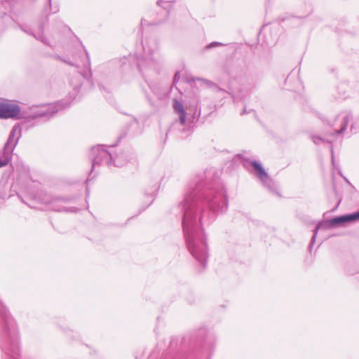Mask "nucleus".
I'll use <instances>...</instances> for the list:
<instances>
[{"mask_svg":"<svg viewBox=\"0 0 359 359\" xmlns=\"http://www.w3.org/2000/svg\"><path fill=\"white\" fill-rule=\"evenodd\" d=\"M351 118V116L349 115H346L344 118V126L337 131V134H341L343 133L346 130V128H347V126H348V123L349 122V120Z\"/></svg>","mask_w":359,"mask_h":359,"instance_id":"1a4fd4ad","label":"nucleus"},{"mask_svg":"<svg viewBox=\"0 0 359 359\" xmlns=\"http://www.w3.org/2000/svg\"><path fill=\"white\" fill-rule=\"evenodd\" d=\"M48 1H49V2L50 3L51 0H48Z\"/></svg>","mask_w":359,"mask_h":359,"instance_id":"2eb2a0df","label":"nucleus"},{"mask_svg":"<svg viewBox=\"0 0 359 359\" xmlns=\"http://www.w3.org/2000/svg\"><path fill=\"white\" fill-rule=\"evenodd\" d=\"M183 226L190 252L196 260L205 265L208 257L207 245L205 241L202 238H199L193 230H189L185 219H184Z\"/></svg>","mask_w":359,"mask_h":359,"instance_id":"f257e3e1","label":"nucleus"},{"mask_svg":"<svg viewBox=\"0 0 359 359\" xmlns=\"http://www.w3.org/2000/svg\"><path fill=\"white\" fill-rule=\"evenodd\" d=\"M93 152L97 154V156L95 158L93 168H94L95 164H98L103 161H105L108 164H109L111 161V154L102 147L98 146L97 147L93 148Z\"/></svg>","mask_w":359,"mask_h":359,"instance_id":"423d86ee","label":"nucleus"},{"mask_svg":"<svg viewBox=\"0 0 359 359\" xmlns=\"http://www.w3.org/2000/svg\"><path fill=\"white\" fill-rule=\"evenodd\" d=\"M57 111V105L54 104H45L41 107H36L34 109V114L32 116L36 117H47L53 116Z\"/></svg>","mask_w":359,"mask_h":359,"instance_id":"39448f33","label":"nucleus"},{"mask_svg":"<svg viewBox=\"0 0 359 359\" xmlns=\"http://www.w3.org/2000/svg\"><path fill=\"white\" fill-rule=\"evenodd\" d=\"M21 128L19 126H15L13 127L8 139L4 148V154L0 159L8 158V163L11 161V155L18 142V140L20 137Z\"/></svg>","mask_w":359,"mask_h":359,"instance_id":"7ed1b4c3","label":"nucleus"},{"mask_svg":"<svg viewBox=\"0 0 359 359\" xmlns=\"http://www.w3.org/2000/svg\"><path fill=\"white\" fill-rule=\"evenodd\" d=\"M219 43H216V42H215V43H210V44L208 46V48H212V47H214V46H217V45H219Z\"/></svg>","mask_w":359,"mask_h":359,"instance_id":"ddd939ff","label":"nucleus"},{"mask_svg":"<svg viewBox=\"0 0 359 359\" xmlns=\"http://www.w3.org/2000/svg\"><path fill=\"white\" fill-rule=\"evenodd\" d=\"M165 2L163 1V0H161L158 2V4L161 6L163 4H164Z\"/></svg>","mask_w":359,"mask_h":359,"instance_id":"4468645a","label":"nucleus"},{"mask_svg":"<svg viewBox=\"0 0 359 359\" xmlns=\"http://www.w3.org/2000/svg\"><path fill=\"white\" fill-rule=\"evenodd\" d=\"M121 158H122V156H118L116 158V159L114 161V164L116 166H121L123 165V163L121 162Z\"/></svg>","mask_w":359,"mask_h":359,"instance_id":"9d476101","label":"nucleus"},{"mask_svg":"<svg viewBox=\"0 0 359 359\" xmlns=\"http://www.w3.org/2000/svg\"><path fill=\"white\" fill-rule=\"evenodd\" d=\"M358 219H359V211L354 212L353 214L337 217L330 219V220H328L325 222L319 224L314 231V234L312 237V242L314 243L316 238L317 236L318 231V229H320L321 228L322 229H327L330 226H334L341 224L342 223L350 222L355 221Z\"/></svg>","mask_w":359,"mask_h":359,"instance_id":"f03ea898","label":"nucleus"},{"mask_svg":"<svg viewBox=\"0 0 359 359\" xmlns=\"http://www.w3.org/2000/svg\"><path fill=\"white\" fill-rule=\"evenodd\" d=\"M20 111V107L7 101H0V118H9L16 117Z\"/></svg>","mask_w":359,"mask_h":359,"instance_id":"20e7f679","label":"nucleus"},{"mask_svg":"<svg viewBox=\"0 0 359 359\" xmlns=\"http://www.w3.org/2000/svg\"><path fill=\"white\" fill-rule=\"evenodd\" d=\"M173 107L175 111L179 114L180 123L184 125L186 122V112L183 104L178 100H175Z\"/></svg>","mask_w":359,"mask_h":359,"instance_id":"6e6552de","label":"nucleus"},{"mask_svg":"<svg viewBox=\"0 0 359 359\" xmlns=\"http://www.w3.org/2000/svg\"><path fill=\"white\" fill-rule=\"evenodd\" d=\"M252 165L257 171L258 177L262 180L264 185L266 187H270L272 180L269 177L267 172L265 171L262 165L256 161H253Z\"/></svg>","mask_w":359,"mask_h":359,"instance_id":"0eeeda50","label":"nucleus"},{"mask_svg":"<svg viewBox=\"0 0 359 359\" xmlns=\"http://www.w3.org/2000/svg\"><path fill=\"white\" fill-rule=\"evenodd\" d=\"M320 141H321V138L318 137H313V142L315 143H318Z\"/></svg>","mask_w":359,"mask_h":359,"instance_id":"f8f14e48","label":"nucleus"},{"mask_svg":"<svg viewBox=\"0 0 359 359\" xmlns=\"http://www.w3.org/2000/svg\"><path fill=\"white\" fill-rule=\"evenodd\" d=\"M8 165V158L0 159V168L4 167Z\"/></svg>","mask_w":359,"mask_h":359,"instance_id":"9b49d317","label":"nucleus"}]
</instances>
